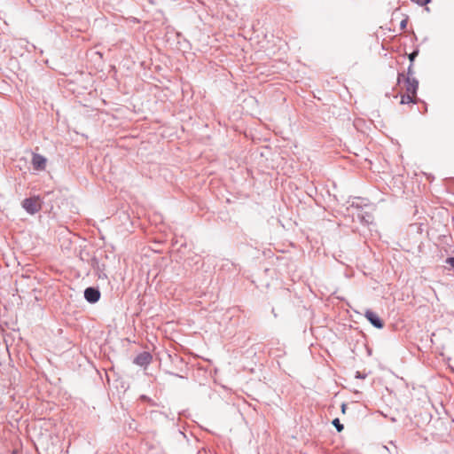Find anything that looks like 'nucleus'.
<instances>
[{
	"label": "nucleus",
	"mask_w": 454,
	"mask_h": 454,
	"mask_svg": "<svg viewBox=\"0 0 454 454\" xmlns=\"http://www.w3.org/2000/svg\"><path fill=\"white\" fill-rule=\"evenodd\" d=\"M22 207L30 215L39 212L42 208V204L39 197L27 198L22 201Z\"/></svg>",
	"instance_id": "obj_1"
},
{
	"label": "nucleus",
	"mask_w": 454,
	"mask_h": 454,
	"mask_svg": "<svg viewBox=\"0 0 454 454\" xmlns=\"http://www.w3.org/2000/svg\"><path fill=\"white\" fill-rule=\"evenodd\" d=\"M31 163L35 170L43 171L46 168L47 159L40 153L34 152Z\"/></svg>",
	"instance_id": "obj_2"
},
{
	"label": "nucleus",
	"mask_w": 454,
	"mask_h": 454,
	"mask_svg": "<svg viewBox=\"0 0 454 454\" xmlns=\"http://www.w3.org/2000/svg\"><path fill=\"white\" fill-rule=\"evenodd\" d=\"M153 360V356L147 352L144 351L138 354L133 360V363L141 367H147Z\"/></svg>",
	"instance_id": "obj_3"
},
{
	"label": "nucleus",
	"mask_w": 454,
	"mask_h": 454,
	"mask_svg": "<svg viewBox=\"0 0 454 454\" xmlns=\"http://www.w3.org/2000/svg\"><path fill=\"white\" fill-rule=\"evenodd\" d=\"M84 298L90 303H95L100 299V292L96 287H87L84 290Z\"/></svg>",
	"instance_id": "obj_4"
},
{
	"label": "nucleus",
	"mask_w": 454,
	"mask_h": 454,
	"mask_svg": "<svg viewBox=\"0 0 454 454\" xmlns=\"http://www.w3.org/2000/svg\"><path fill=\"white\" fill-rule=\"evenodd\" d=\"M418 89H419V81L415 77H406L405 78L406 93L411 94L413 96H417Z\"/></svg>",
	"instance_id": "obj_5"
},
{
	"label": "nucleus",
	"mask_w": 454,
	"mask_h": 454,
	"mask_svg": "<svg viewBox=\"0 0 454 454\" xmlns=\"http://www.w3.org/2000/svg\"><path fill=\"white\" fill-rule=\"evenodd\" d=\"M364 317L374 327L378 329L383 328L384 325L382 320L373 311L367 309L364 313Z\"/></svg>",
	"instance_id": "obj_6"
},
{
	"label": "nucleus",
	"mask_w": 454,
	"mask_h": 454,
	"mask_svg": "<svg viewBox=\"0 0 454 454\" xmlns=\"http://www.w3.org/2000/svg\"><path fill=\"white\" fill-rule=\"evenodd\" d=\"M402 105L409 104V103H417L416 96H413L411 94L406 93L401 97V102Z\"/></svg>",
	"instance_id": "obj_7"
},
{
	"label": "nucleus",
	"mask_w": 454,
	"mask_h": 454,
	"mask_svg": "<svg viewBox=\"0 0 454 454\" xmlns=\"http://www.w3.org/2000/svg\"><path fill=\"white\" fill-rule=\"evenodd\" d=\"M333 425L335 427L338 432H341L343 430V425L340 424L339 419H334L333 420Z\"/></svg>",
	"instance_id": "obj_8"
},
{
	"label": "nucleus",
	"mask_w": 454,
	"mask_h": 454,
	"mask_svg": "<svg viewBox=\"0 0 454 454\" xmlns=\"http://www.w3.org/2000/svg\"><path fill=\"white\" fill-rule=\"evenodd\" d=\"M411 2L417 4L419 6H426L429 3H431L432 0H411Z\"/></svg>",
	"instance_id": "obj_9"
},
{
	"label": "nucleus",
	"mask_w": 454,
	"mask_h": 454,
	"mask_svg": "<svg viewBox=\"0 0 454 454\" xmlns=\"http://www.w3.org/2000/svg\"><path fill=\"white\" fill-rule=\"evenodd\" d=\"M418 54H419V50H415L411 53L409 54V59H410L411 63H413V61L415 60V58L418 56Z\"/></svg>",
	"instance_id": "obj_10"
},
{
	"label": "nucleus",
	"mask_w": 454,
	"mask_h": 454,
	"mask_svg": "<svg viewBox=\"0 0 454 454\" xmlns=\"http://www.w3.org/2000/svg\"><path fill=\"white\" fill-rule=\"evenodd\" d=\"M414 70L412 63L410 64L407 69V76L406 77H413Z\"/></svg>",
	"instance_id": "obj_11"
},
{
	"label": "nucleus",
	"mask_w": 454,
	"mask_h": 454,
	"mask_svg": "<svg viewBox=\"0 0 454 454\" xmlns=\"http://www.w3.org/2000/svg\"><path fill=\"white\" fill-rule=\"evenodd\" d=\"M406 76L403 74V73H398L397 75V83L400 84L402 82H405Z\"/></svg>",
	"instance_id": "obj_12"
},
{
	"label": "nucleus",
	"mask_w": 454,
	"mask_h": 454,
	"mask_svg": "<svg viewBox=\"0 0 454 454\" xmlns=\"http://www.w3.org/2000/svg\"><path fill=\"white\" fill-rule=\"evenodd\" d=\"M446 262L451 266L452 268H454V257H449L446 259Z\"/></svg>",
	"instance_id": "obj_13"
},
{
	"label": "nucleus",
	"mask_w": 454,
	"mask_h": 454,
	"mask_svg": "<svg viewBox=\"0 0 454 454\" xmlns=\"http://www.w3.org/2000/svg\"><path fill=\"white\" fill-rule=\"evenodd\" d=\"M407 22H408V21H407V19L403 20L401 21V23H400V27H401V29H405V28H406V27H407Z\"/></svg>",
	"instance_id": "obj_14"
},
{
	"label": "nucleus",
	"mask_w": 454,
	"mask_h": 454,
	"mask_svg": "<svg viewBox=\"0 0 454 454\" xmlns=\"http://www.w3.org/2000/svg\"><path fill=\"white\" fill-rule=\"evenodd\" d=\"M341 409H342V411L344 412V411H345V409H346V405H345V404H342Z\"/></svg>",
	"instance_id": "obj_15"
}]
</instances>
